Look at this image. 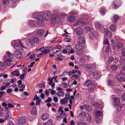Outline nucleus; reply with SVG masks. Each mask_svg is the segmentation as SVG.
I'll return each instance as SVG.
<instances>
[{
  "label": "nucleus",
  "instance_id": "f257e3e1",
  "mask_svg": "<svg viewBox=\"0 0 125 125\" xmlns=\"http://www.w3.org/2000/svg\"><path fill=\"white\" fill-rule=\"evenodd\" d=\"M45 31L44 29L39 30L37 31L36 34L39 37H41L45 32Z\"/></svg>",
  "mask_w": 125,
  "mask_h": 125
},
{
  "label": "nucleus",
  "instance_id": "f03ea898",
  "mask_svg": "<svg viewBox=\"0 0 125 125\" xmlns=\"http://www.w3.org/2000/svg\"><path fill=\"white\" fill-rule=\"evenodd\" d=\"M14 47L15 49L18 50H21L23 48L22 45L20 42L19 43H15Z\"/></svg>",
  "mask_w": 125,
  "mask_h": 125
},
{
  "label": "nucleus",
  "instance_id": "7ed1b4c3",
  "mask_svg": "<svg viewBox=\"0 0 125 125\" xmlns=\"http://www.w3.org/2000/svg\"><path fill=\"white\" fill-rule=\"evenodd\" d=\"M75 14V13L73 12H71L70 13V15L71 16H69L68 18V20L70 22H73L75 20V17L73 16Z\"/></svg>",
  "mask_w": 125,
  "mask_h": 125
},
{
  "label": "nucleus",
  "instance_id": "20e7f679",
  "mask_svg": "<svg viewBox=\"0 0 125 125\" xmlns=\"http://www.w3.org/2000/svg\"><path fill=\"white\" fill-rule=\"evenodd\" d=\"M121 3V2L120 0H115L114 1V4L113 5V6L114 9H116L119 7Z\"/></svg>",
  "mask_w": 125,
  "mask_h": 125
},
{
  "label": "nucleus",
  "instance_id": "39448f33",
  "mask_svg": "<svg viewBox=\"0 0 125 125\" xmlns=\"http://www.w3.org/2000/svg\"><path fill=\"white\" fill-rule=\"evenodd\" d=\"M38 21H34L33 20H30L29 21V26L31 27H34L37 25Z\"/></svg>",
  "mask_w": 125,
  "mask_h": 125
},
{
  "label": "nucleus",
  "instance_id": "423d86ee",
  "mask_svg": "<svg viewBox=\"0 0 125 125\" xmlns=\"http://www.w3.org/2000/svg\"><path fill=\"white\" fill-rule=\"evenodd\" d=\"M93 73V77L96 79L99 78L101 75L100 72L97 71H95Z\"/></svg>",
  "mask_w": 125,
  "mask_h": 125
},
{
  "label": "nucleus",
  "instance_id": "0eeeda50",
  "mask_svg": "<svg viewBox=\"0 0 125 125\" xmlns=\"http://www.w3.org/2000/svg\"><path fill=\"white\" fill-rule=\"evenodd\" d=\"M51 14L50 12L45 13L43 15V20L44 19L47 21L48 20L51 16Z\"/></svg>",
  "mask_w": 125,
  "mask_h": 125
},
{
  "label": "nucleus",
  "instance_id": "6e6552de",
  "mask_svg": "<svg viewBox=\"0 0 125 125\" xmlns=\"http://www.w3.org/2000/svg\"><path fill=\"white\" fill-rule=\"evenodd\" d=\"M22 55L21 53L19 51H16L14 53V56H15L18 59L22 57Z\"/></svg>",
  "mask_w": 125,
  "mask_h": 125
},
{
  "label": "nucleus",
  "instance_id": "1a4fd4ad",
  "mask_svg": "<svg viewBox=\"0 0 125 125\" xmlns=\"http://www.w3.org/2000/svg\"><path fill=\"white\" fill-rule=\"evenodd\" d=\"M113 104L114 106H117L120 103L119 99L117 97H114L113 98Z\"/></svg>",
  "mask_w": 125,
  "mask_h": 125
},
{
  "label": "nucleus",
  "instance_id": "9d476101",
  "mask_svg": "<svg viewBox=\"0 0 125 125\" xmlns=\"http://www.w3.org/2000/svg\"><path fill=\"white\" fill-rule=\"evenodd\" d=\"M18 121L19 124H23L26 122V119L24 117H20L18 119Z\"/></svg>",
  "mask_w": 125,
  "mask_h": 125
},
{
  "label": "nucleus",
  "instance_id": "9b49d317",
  "mask_svg": "<svg viewBox=\"0 0 125 125\" xmlns=\"http://www.w3.org/2000/svg\"><path fill=\"white\" fill-rule=\"evenodd\" d=\"M74 31L76 32L77 34L79 35H81L83 33L82 28H77L75 29Z\"/></svg>",
  "mask_w": 125,
  "mask_h": 125
},
{
  "label": "nucleus",
  "instance_id": "f8f14e48",
  "mask_svg": "<svg viewBox=\"0 0 125 125\" xmlns=\"http://www.w3.org/2000/svg\"><path fill=\"white\" fill-rule=\"evenodd\" d=\"M36 19H38L41 21L43 20V15L41 14H36L35 16Z\"/></svg>",
  "mask_w": 125,
  "mask_h": 125
},
{
  "label": "nucleus",
  "instance_id": "ddd939ff",
  "mask_svg": "<svg viewBox=\"0 0 125 125\" xmlns=\"http://www.w3.org/2000/svg\"><path fill=\"white\" fill-rule=\"evenodd\" d=\"M91 104L94 106L99 108L100 107V104L96 102L92 101L91 103Z\"/></svg>",
  "mask_w": 125,
  "mask_h": 125
},
{
  "label": "nucleus",
  "instance_id": "4468645a",
  "mask_svg": "<svg viewBox=\"0 0 125 125\" xmlns=\"http://www.w3.org/2000/svg\"><path fill=\"white\" fill-rule=\"evenodd\" d=\"M74 25L76 26H78L79 25L81 26H85L87 25V23L83 21H82L81 22H78L76 23Z\"/></svg>",
  "mask_w": 125,
  "mask_h": 125
},
{
  "label": "nucleus",
  "instance_id": "2eb2a0df",
  "mask_svg": "<svg viewBox=\"0 0 125 125\" xmlns=\"http://www.w3.org/2000/svg\"><path fill=\"white\" fill-rule=\"evenodd\" d=\"M94 25L96 28L99 30H101L103 28L101 25L98 22H96Z\"/></svg>",
  "mask_w": 125,
  "mask_h": 125
},
{
  "label": "nucleus",
  "instance_id": "dca6fc26",
  "mask_svg": "<svg viewBox=\"0 0 125 125\" xmlns=\"http://www.w3.org/2000/svg\"><path fill=\"white\" fill-rule=\"evenodd\" d=\"M117 79L120 82H123L124 81V78L120 76L119 74H117L116 76Z\"/></svg>",
  "mask_w": 125,
  "mask_h": 125
},
{
  "label": "nucleus",
  "instance_id": "f3484780",
  "mask_svg": "<svg viewBox=\"0 0 125 125\" xmlns=\"http://www.w3.org/2000/svg\"><path fill=\"white\" fill-rule=\"evenodd\" d=\"M6 54L8 56L10 59H13L14 56L13 54L10 52L9 51H7L6 52Z\"/></svg>",
  "mask_w": 125,
  "mask_h": 125
},
{
  "label": "nucleus",
  "instance_id": "a211bd4d",
  "mask_svg": "<svg viewBox=\"0 0 125 125\" xmlns=\"http://www.w3.org/2000/svg\"><path fill=\"white\" fill-rule=\"evenodd\" d=\"M97 34V33L95 31H92L89 35L91 38H92L93 37L96 36Z\"/></svg>",
  "mask_w": 125,
  "mask_h": 125
},
{
  "label": "nucleus",
  "instance_id": "6ab92c4d",
  "mask_svg": "<svg viewBox=\"0 0 125 125\" xmlns=\"http://www.w3.org/2000/svg\"><path fill=\"white\" fill-rule=\"evenodd\" d=\"M57 57V58H56L55 59L57 60H59L60 61H62L64 58V56L60 54H58Z\"/></svg>",
  "mask_w": 125,
  "mask_h": 125
},
{
  "label": "nucleus",
  "instance_id": "aec40b11",
  "mask_svg": "<svg viewBox=\"0 0 125 125\" xmlns=\"http://www.w3.org/2000/svg\"><path fill=\"white\" fill-rule=\"evenodd\" d=\"M49 116V115L47 113H45L43 114L42 116L41 117L42 119L43 120H45L47 119Z\"/></svg>",
  "mask_w": 125,
  "mask_h": 125
},
{
  "label": "nucleus",
  "instance_id": "412c9836",
  "mask_svg": "<svg viewBox=\"0 0 125 125\" xmlns=\"http://www.w3.org/2000/svg\"><path fill=\"white\" fill-rule=\"evenodd\" d=\"M92 84V81L90 80H88L84 83V85L85 86H87L88 88Z\"/></svg>",
  "mask_w": 125,
  "mask_h": 125
},
{
  "label": "nucleus",
  "instance_id": "4be33fe9",
  "mask_svg": "<svg viewBox=\"0 0 125 125\" xmlns=\"http://www.w3.org/2000/svg\"><path fill=\"white\" fill-rule=\"evenodd\" d=\"M87 121L89 122H90L92 118L90 114L88 113L86 114V116Z\"/></svg>",
  "mask_w": 125,
  "mask_h": 125
},
{
  "label": "nucleus",
  "instance_id": "5701e85b",
  "mask_svg": "<svg viewBox=\"0 0 125 125\" xmlns=\"http://www.w3.org/2000/svg\"><path fill=\"white\" fill-rule=\"evenodd\" d=\"M76 49L78 50H82L83 48V47L82 45L80 44H77L75 46Z\"/></svg>",
  "mask_w": 125,
  "mask_h": 125
},
{
  "label": "nucleus",
  "instance_id": "b1692460",
  "mask_svg": "<svg viewBox=\"0 0 125 125\" xmlns=\"http://www.w3.org/2000/svg\"><path fill=\"white\" fill-rule=\"evenodd\" d=\"M119 16L118 15H115L113 16L112 20V21L114 23L119 18Z\"/></svg>",
  "mask_w": 125,
  "mask_h": 125
},
{
  "label": "nucleus",
  "instance_id": "393cba45",
  "mask_svg": "<svg viewBox=\"0 0 125 125\" xmlns=\"http://www.w3.org/2000/svg\"><path fill=\"white\" fill-rule=\"evenodd\" d=\"M79 42L81 43H84L85 39L83 37H80L78 39Z\"/></svg>",
  "mask_w": 125,
  "mask_h": 125
},
{
  "label": "nucleus",
  "instance_id": "a878e982",
  "mask_svg": "<svg viewBox=\"0 0 125 125\" xmlns=\"http://www.w3.org/2000/svg\"><path fill=\"white\" fill-rule=\"evenodd\" d=\"M11 74L12 75H13L14 76H16L17 77L18 76L20 75V73L17 70H15L12 72L11 73Z\"/></svg>",
  "mask_w": 125,
  "mask_h": 125
},
{
  "label": "nucleus",
  "instance_id": "bb28decb",
  "mask_svg": "<svg viewBox=\"0 0 125 125\" xmlns=\"http://www.w3.org/2000/svg\"><path fill=\"white\" fill-rule=\"evenodd\" d=\"M96 87L95 85L94 84H91L90 86L88 87V90L90 91L92 90L91 89H95Z\"/></svg>",
  "mask_w": 125,
  "mask_h": 125
},
{
  "label": "nucleus",
  "instance_id": "cd10ccee",
  "mask_svg": "<svg viewBox=\"0 0 125 125\" xmlns=\"http://www.w3.org/2000/svg\"><path fill=\"white\" fill-rule=\"evenodd\" d=\"M124 105L123 104H120L117 107V110L118 111H120L124 109Z\"/></svg>",
  "mask_w": 125,
  "mask_h": 125
},
{
  "label": "nucleus",
  "instance_id": "c85d7f7f",
  "mask_svg": "<svg viewBox=\"0 0 125 125\" xmlns=\"http://www.w3.org/2000/svg\"><path fill=\"white\" fill-rule=\"evenodd\" d=\"M11 60L9 59H7L5 61V62L8 66H10L11 64Z\"/></svg>",
  "mask_w": 125,
  "mask_h": 125
},
{
  "label": "nucleus",
  "instance_id": "c756f323",
  "mask_svg": "<svg viewBox=\"0 0 125 125\" xmlns=\"http://www.w3.org/2000/svg\"><path fill=\"white\" fill-rule=\"evenodd\" d=\"M79 75L77 74H75L73 75L71 78L72 80H74L79 78Z\"/></svg>",
  "mask_w": 125,
  "mask_h": 125
},
{
  "label": "nucleus",
  "instance_id": "7c9ffc66",
  "mask_svg": "<svg viewBox=\"0 0 125 125\" xmlns=\"http://www.w3.org/2000/svg\"><path fill=\"white\" fill-rule=\"evenodd\" d=\"M100 11L102 15H104V14L105 12V9L103 7H101L100 9Z\"/></svg>",
  "mask_w": 125,
  "mask_h": 125
},
{
  "label": "nucleus",
  "instance_id": "2f4dec72",
  "mask_svg": "<svg viewBox=\"0 0 125 125\" xmlns=\"http://www.w3.org/2000/svg\"><path fill=\"white\" fill-rule=\"evenodd\" d=\"M84 107L88 111H90L91 109V107L88 105H84Z\"/></svg>",
  "mask_w": 125,
  "mask_h": 125
},
{
  "label": "nucleus",
  "instance_id": "473e14b6",
  "mask_svg": "<svg viewBox=\"0 0 125 125\" xmlns=\"http://www.w3.org/2000/svg\"><path fill=\"white\" fill-rule=\"evenodd\" d=\"M86 114L84 112H81L79 114L80 117L84 118L86 117Z\"/></svg>",
  "mask_w": 125,
  "mask_h": 125
},
{
  "label": "nucleus",
  "instance_id": "72a5a7b5",
  "mask_svg": "<svg viewBox=\"0 0 125 125\" xmlns=\"http://www.w3.org/2000/svg\"><path fill=\"white\" fill-rule=\"evenodd\" d=\"M116 47L118 49L122 48L123 47V44L121 42H118L116 44Z\"/></svg>",
  "mask_w": 125,
  "mask_h": 125
},
{
  "label": "nucleus",
  "instance_id": "f704fd0d",
  "mask_svg": "<svg viewBox=\"0 0 125 125\" xmlns=\"http://www.w3.org/2000/svg\"><path fill=\"white\" fill-rule=\"evenodd\" d=\"M5 68V66L3 63L0 62V69L1 70H4Z\"/></svg>",
  "mask_w": 125,
  "mask_h": 125
},
{
  "label": "nucleus",
  "instance_id": "c9c22d12",
  "mask_svg": "<svg viewBox=\"0 0 125 125\" xmlns=\"http://www.w3.org/2000/svg\"><path fill=\"white\" fill-rule=\"evenodd\" d=\"M5 68V66L3 63L0 62V69L1 70H4Z\"/></svg>",
  "mask_w": 125,
  "mask_h": 125
},
{
  "label": "nucleus",
  "instance_id": "e433bc0d",
  "mask_svg": "<svg viewBox=\"0 0 125 125\" xmlns=\"http://www.w3.org/2000/svg\"><path fill=\"white\" fill-rule=\"evenodd\" d=\"M31 115H35L36 113V109L35 107L33 108L31 112Z\"/></svg>",
  "mask_w": 125,
  "mask_h": 125
},
{
  "label": "nucleus",
  "instance_id": "4c0bfd02",
  "mask_svg": "<svg viewBox=\"0 0 125 125\" xmlns=\"http://www.w3.org/2000/svg\"><path fill=\"white\" fill-rule=\"evenodd\" d=\"M109 28L110 29L114 31H115L116 30V26L113 24L111 25L109 27Z\"/></svg>",
  "mask_w": 125,
  "mask_h": 125
},
{
  "label": "nucleus",
  "instance_id": "58836bf2",
  "mask_svg": "<svg viewBox=\"0 0 125 125\" xmlns=\"http://www.w3.org/2000/svg\"><path fill=\"white\" fill-rule=\"evenodd\" d=\"M57 94L58 96H62L64 95V93L62 91H59L56 93Z\"/></svg>",
  "mask_w": 125,
  "mask_h": 125
},
{
  "label": "nucleus",
  "instance_id": "ea45409f",
  "mask_svg": "<svg viewBox=\"0 0 125 125\" xmlns=\"http://www.w3.org/2000/svg\"><path fill=\"white\" fill-rule=\"evenodd\" d=\"M114 58L113 57H110L109 58L108 60L109 64L111 63L114 60Z\"/></svg>",
  "mask_w": 125,
  "mask_h": 125
},
{
  "label": "nucleus",
  "instance_id": "a19ab883",
  "mask_svg": "<svg viewBox=\"0 0 125 125\" xmlns=\"http://www.w3.org/2000/svg\"><path fill=\"white\" fill-rule=\"evenodd\" d=\"M59 110L61 112V113L60 114V115L62 114L64 115L65 116H66L67 115L65 114V112L63 111L61 107H59Z\"/></svg>",
  "mask_w": 125,
  "mask_h": 125
},
{
  "label": "nucleus",
  "instance_id": "79ce46f5",
  "mask_svg": "<svg viewBox=\"0 0 125 125\" xmlns=\"http://www.w3.org/2000/svg\"><path fill=\"white\" fill-rule=\"evenodd\" d=\"M60 103L61 104H64L66 103L67 100L65 98H64L60 100Z\"/></svg>",
  "mask_w": 125,
  "mask_h": 125
},
{
  "label": "nucleus",
  "instance_id": "37998d69",
  "mask_svg": "<svg viewBox=\"0 0 125 125\" xmlns=\"http://www.w3.org/2000/svg\"><path fill=\"white\" fill-rule=\"evenodd\" d=\"M111 45L112 46V47L113 49H114L115 48V43L114 41V40H112L111 41Z\"/></svg>",
  "mask_w": 125,
  "mask_h": 125
},
{
  "label": "nucleus",
  "instance_id": "c03bdc74",
  "mask_svg": "<svg viewBox=\"0 0 125 125\" xmlns=\"http://www.w3.org/2000/svg\"><path fill=\"white\" fill-rule=\"evenodd\" d=\"M96 112L95 114V115L96 116H100L101 115V112L99 110H96Z\"/></svg>",
  "mask_w": 125,
  "mask_h": 125
},
{
  "label": "nucleus",
  "instance_id": "a18cd8bd",
  "mask_svg": "<svg viewBox=\"0 0 125 125\" xmlns=\"http://www.w3.org/2000/svg\"><path fill=\"white\" fill-rule=\"evenodd\" d=\"M32 39L35 43H37L39 42V39L37 37H35L33 38Z\"/></svg>",
  "mask_w": 125,
  "mask_h": 125
},
{
  "label": "nucleus",
  "instance_id": "49530a36",
  "mask_svg": "<svg viewBox=\"0 0 125 125\" xmlns=\"http://www.w3.org/2000/svg\"><path fill=\"white\" fill-rule=\"evenodd\" d=\"M53 123L52 121V120H50L46 122L47 125H51Z\"/></svg>",
  "mask_w": 125,
  "mask_h": 125
},
{
  "label": "nucleus",
  "instance_id": "de8ad7c7",
  "mask_svg": "<svg viewBox=\"0 0 125 125\" xmlns=\"http://www.w3.org/2000/svg\"><path fill=\"white\" fill-rule=\"evenodd\" d=\"M56 50L58 49V52L61 51V49L62 48V46L60 45H58L56 46L55 47Z\"/></svg>",
  "mask_w": 125,
  "mask_h": 125
},
{
  "label": "nucleus",
  "instance_id": "09e8293b",
  "mask_svg": "<svg viewBox=\"0 0 125 125\" xmlns=\"http://www.w3.org/2000/svg\"><path fill=\"white\" fill-rule=\"evenodd\" d=\"M26 72H25L21 74L20 76V78L21 80L23 79L24 77V76L26 75Z\"/></svg>",
  "mask_w": 125,
  "mask_h": 125
},
{
  "label": "nucleus",
  "instance_id": "8fccbe9b",
  "mask_svg": "<svg viewBox=\"0 0 125 125\" xmlns=\"http://www.w3.org/2000/svg\"><path fill=\"white\" fill-rule=\"evenodd\" d=\"M108 84L111 86L113 85L114 84V83L110 80H108Z\"/></svg>",
  "mask_w": 125,
  "mask_h": 125
},
{
  "label": "nucleus",
  "instance_id": "3c124183",
  "mask_svg": "<svg viewBox=\"0 0 125 125\" xmlns=\"http://www.w3.org/2000/svg\"><path fill=\"white\" fill-rule=\"evenodd\" d=\"M117 67L116 65H113L111 67V68L112 70H115L117 69Z\"/></svg>",
  "mask_w": 125,
  "mask_h": 125
},
{
  "label": "nucleus",
  "instance_id": "603ef678",
  "mask_svg": "<svg viewBox=\"0 0 125 125\" xmlns=\"http://www.w3.org/2000/svg\"><path fill=\"white\" fill-rule=\"evenodd\" d=\"M41 101V100L40 99H38L37 100L36 102V105H40V103Z\"/></svg>",
  "mask_w": 125,
  "mask_h": 125
},
{
  "label": "nucleus",
  "instance_id": "864d4df0",
  "mask_svg": "<svg viewBox=\"0 0 125 125\" xmlns=\"http://www.w3.org/2000/svg\"><path fill=\"white\" fill-rule=\"evenodd\" d=\"M18 87L19 88H24L25 86L23 84H18Z\"/></svg>",
  "mask_w": 125,
  "mask_h": 125
},
{
  "label": "nucleus",
  "instance_id": "5fc2aeb1",
  "mask_svg": "<svg viewBox=\"0 0 125 125\" xmlns=\"http://www.w3.org/2000/svg\"><path fill=\"white\" fill-rule=\"evenodd\" d=\"M52 99L50 97H49L48 99L45 100V103H49L50 102L52 101Z\"/></svg>",
  "mask_w": 125,
  "mask_h": 125
},
{
  "label": "nucleus",
  "instance_id": "6e6d98bb",
  "mask_svg": "<svg viewBox=\"0 0 125 125\" xmlns=\"http://www.w3.org/2000/svg\"><path fill=\"white\" fill-rule=\"evenodd\" d=\"M29 41L30 43L31 44V45H33L35 43L34 41H33L32 39L31 40H29Z\"/></svg>",
  "mask_w": 125,
  "mask_h": 125
},
{
  "label": "nucleus",
  "instance_id": "4d7b16f0",
  "mask_svg": "<svg viewBox=\"0 0 125 125\" xmlns=\"http://www.w3.org/2000/svg\"><path fill=\"white\" fill-rule=\"evenodd\" d=\"M39 86L41 88H44L45 87V83L43 82V83L40 84L39 85Z\"/></svg>",
  "mask_w": 125,
  "mask_h": 125
},
{
  "label": "nucleus",
  "instance_id": "13d9d810",
  "mask_svg": "<svg viewBox=\"0 0 125 125\" xmlns=\"http://www.w3.org/2000/svg\"><path fill=\"white\" fill-rule=\"evenodd\" d=\"M58 15L57 14H54L53 15L52 18L54 19V20H56L58 19Z\"/></svg>",
  "mask_w": 125,
  "mask_h": 125
},
{
  "label": "nucleus",
  "instance_id": "bf43d9fd",
  "mask_svg": "<svg viewBox=\"0 0 125 125\" xmlns=\"http://www.w3.org/2000/svg\"><path fill=\"white\" fill-rule=\"evenodd\" d=\"M104 43L105 44H107L108 45H109V44L107 39H106L104 40Z\"/></svg>",
  "mask_w": 125,
  "mask_h": 125
},
{
  "label": "nucleus",
  "instance_id": "052dcab7",
  "mask_svg": "<svg viewBox=\"0 0 125 125\" xmlns=\"http://www.w3.org/2000/svg\"><path fill=\"white\" fill-rule=\"evenodd\" d=\"M78 52H77V53L79 55H82L83 54V51L81 50H78Z\"/></svg>",
  "mask_w": 125,
  "mask_h": 125
},
{
  "label": "nucleus",
  "instance_id": "680f3d73",
  "mask_svg": "<svg viewBox=\"0 0 125 125\" xmlns=\"http://www.w3.org/2000/svg\"><path fill=\"white\" fill-rule=\"evenodd\" d=\"M52 52L54 53L59 52L58 51V50H56L55 47L52 49Z\"/></svg>",
  "mask_w": 125,
  "mask_h": 125
},
{
  "label": "nucleus",
  "instance_id": "e2e57ef3",
  "mask_svg": "<svg viewBox=\"0 0 125 125\" xmlns=\"http://www.w3.org/2000/svg\"><path fill=\"white\" fill-rule=\"evenodd\" d=\"M122 53L123 55H125V48H124L122 49Z\"/></svg>",
  "mask_w": 125,
  "mask_h": 125
},
{
  "label": "nucleus",
  "instance_id": "0e129e2a",
  "mask_svg": "<svg viewBox=\"0 0 125 125\" xmlns=\"http://www.w3.org/2000/svg\"><path fill=\"white\" fill-rule=\"evenodd\" d=\"M50 51V50L48 49H46L45 50H44L43 53V54H46L49 52Z\"/></svg>",
  "mask_w": 125,
  "mask_h": 125
},
{
  "label": "nucleus",
  "instance_id": "69168bd1",
  "mask_svg": "<svg viewBox=\"0 0 125 125\" xmlns=\"http://www.w3.org/2000/svg\"><path fill=\"white\" fill-rule=\"evenodd\" d=\"M106 34L108 37H111L112 36V34L110 31H109Z\"/></svg>",
  "mask_w": 125,
  "mask_h": 125
},
{
  "label": "nucleus",
  "instance_id": "338daca9",
  "mask_svg": "<svg viewBox=\"0 0 125 125\" xmlns=\"http://www.w3.org/2000/svg\"><path fill=\"white\" fill-rule=\"evenodd\" d=\"M16 79L15 78H13V79H11V80L10 82L11 83H13L15 82L16 81Z\"/></svg>",
  "mask_w": 125,
  "mask_h": 125
},
{
  "label": "nucleus",
  "instance_id": "774afa93",
  "mask_svg": "<svg viewBox=\"0 0 125 125\" xmlns=\"http://www.w3.org/2000/svg\"><path fill=\"white\" fill-rule=\"evenodd\" d=\"M65 97L66 99L67 100L69 99L70 98V96L68 94H65Z\"/></svg>",
  "mask_w": 125,
  "mask_h": 125
}]
</instances>
